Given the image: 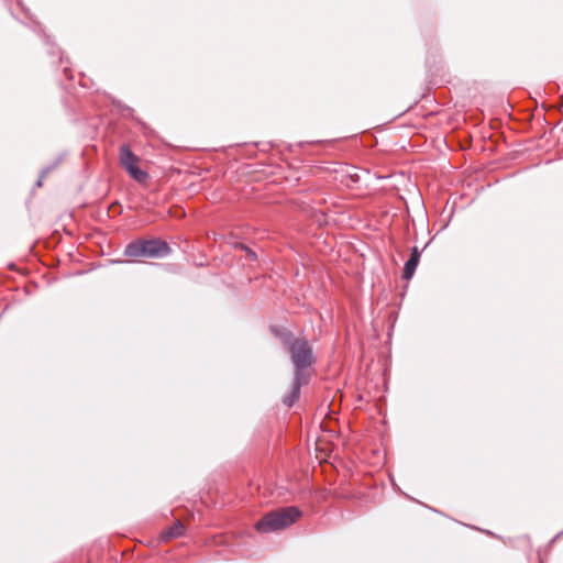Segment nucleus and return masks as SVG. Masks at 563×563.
<instances>
[{
  "label": "nucleus",
  "mask_w": 563,
  "mask_h": 563,
  "mask_svg": "<svg viewBox=\"0 0 563 563\" xmlns=\"http://www.w3.org/2000/svg\"><path fill=\"white\" fill-rule=\"evenodd\" d=\"M185 530V526L181 523V521L177 520L172 527L162 530L159 540L163 542H168L184 536Z\"/></svg>",
  "instance_id": "39448f33"
},
{
  "label": "nucleus",
  "mask_w": 563,
  "mask_h": 563,
  "mask_svg": "<svg viewBox=\"0 0 563 563\" xmlns=\"http://www.w3.org/2000/svg\"><path fill=\"white\" fill-rule=\"evenodd\" d=\"M301 516L297 507H285L266 514L255 525L256 531L261 533L283 530L295 523Z\"/></svg>",
  "instance_id": "f03ea898"
},
{
  "label": "nucleus",
  "mask_w": 563,
  "mask_h": 563,
  "mask_svg": "<svg viewBox=\"0 0 563 563\" xmlns=\"http://www.w3.org/2000/svg\"><path fill=\"white\" fill-rule=\"evenodd\" d=\"M241 249H243L247 256L251 258V260H256V254L254 251H252L251 249H249L247 246H244V245H240Z\"/></svg>",
  "instance_id": "0eeeda50"
},
{
  "label": "nucleus",
  "mask_w": 563,
  "mask_h": 563,
  "mask_svg": "<svg viewBox=\"0 0 563 563\" xmlns=\"http://www.w3.org/2000/svg\"><path fill=\"white\" fill-rule=\"evenodd\" d=\"M286 345L290 354L291 362L296 367L291 391L283 400L286 406L290 407L299 398L302 379L301 371L313 363V354L309 342L303 338H295L291 335L287 338Z\"/></svg>",
  "instance_id": "f257e3e1"
},
{
  "label": "nucleus",
  "mask_w": 563,
  "mask_h": 563,
  "mask_svg": "<svg viewBox=\"0 0 563 563\" xmlns=\"http://www.w3.org/2000/svg\"><path fill=\"white\" fill-rule=\"evenodd\" d=\"M36 185H37V187H41L42 186V180L40 179Z\"/></svg>",
  "instance_id": "1a4fd4ad"
},
{
  "label": "nucleus",
  "mask_w": 563,
  "mask_h": 563,
  "mask_svg": "<svg viewBox=\"0 0 563 563\" xmlns=\"http://www.w3.org/2000/svg\"><path fill=\"white\" fill-rule=\"evenodd\" d=\"M168 253L169 246L159 240L135 241L128 244L124 251L129 257H163Z\"/></svg>",
  "instance_id": "7ed1b4c3"
},
{
  "label": "nucleus",
  "mask_w": 563,
  "mask_h": 563,
  "mask_svg": "<svg viewBox=\"0 0 563 563\" xmlns=\"http://www.w3.org/2000/svg\"><path fill=\"white\" fill-rule=\"evenodd\" d=\"M119 161L122 168L136 181L145 183L148 174L139 167L140 158L131 151L128 145L120 146Z\"/></svg>",
  "instance_id": "20e7f679"
},
{
  "label": "nucleus",
  "mask_w": 563,
  "mask_h": 563,
  "mask_svg": "<svg viewBox=\"0 0 563 563\" xmlns=\"http://www.w3.org/2000/svg\"><path fill=\"white\" fill-rule=\"evenodd\" d=\"M351 180L356 183L358 180V175L351 176Z\"/></svg>",
  "instance_id": "6e6552de"
},
{
  "label": "nucleus",
  "mask_w": 563,
  "mask_h": 563,
  "mask_svg": "<svg viewBox=\"0 0 563 563\" xmlns=\"http://www.w3.org/2000/svg\"><path fill=\"white\" fill-rule=\"evenodd\" d=\"M419 260H420V252H419L418 247L415 246L411 250V255H410L409 260L405 264L404 273H402L404 279L409 280L413 276L416 268L419 264Z\"/></svg>",
  "instance_id": "423d86ee"
}]
</instances>
